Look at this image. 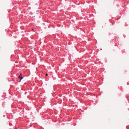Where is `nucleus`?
<instances>
[{
  "instance_id": "f257e3e1",
  "label": "nucleus",
  "mask_w": 129,
  "mask_h": 129,
  "mask_svg": "<svg viewBox=\"0 0 129 129\" xmlns=\"http://www.w3.org/2000/svg\"><path fill=\"white\" fill-rule=\"evenodd\" d=\"M18 77L20 80H22L23 78V77L22 76H21L20 75Z\"/></svg>"
},
{
  "instance_id": "f03ea898",
  "label": "nucleus",
  "mask_w": 129,
  "mask_h": 129,
  "mask_svg": "<svg viewBox=\"0 0 129 129\" xmlns=\"http://www.w3.org/2000/svg\"><path fill=\"white\" fill-rule=\"evenodd\" d=\"M48 74H47V73L46 74V76H48Z\"/></svg>"
}]
</instances>
